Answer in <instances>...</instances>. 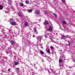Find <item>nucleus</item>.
<instances>
[{
	"mask_svg": "<svg viewBox=\"0 0 75 75\" xmlns=\"http://www.w3.org/2000/svg\"><path fill=\"white\" fill-rule=\"evenodd\" d=\"M46 51L47 52H48V53H49V54L50 53V50H46Z\"/></svg>",
	"mask_w": 75,
	"mask_h": 75,
	"instance_id": "14",
	"label": "nucleus"
},
{
	"mask_svg": "<svg viewBox=\"0 0 75 75\" xmlns=\"http://www.w3.org/2000/svg\"><path fill=\"white\" fill-rule=\"evenodd\" d=\"M11 25H16V23L15 22H12L10 23Z\"/></svg>",
	"mask_w": 75,
	"mask_h": 75,
	"instance_id": "3",
	"label": "nucleus"
},
{
	"mask_svg": "<svg viewBox=\"0 0 75 75\" xmlns=\"http://www.w3.org/2000/svg\"><path fill=\"white\" fill-rule=\"evenodd\" d=\"M52 26H50L49 28L47 29V30L49 31H52L53 30V29H52Z\"/></svg>",
	"mask_w": 75,
	"mask_h": 75,
	"instance_id": "1",
	"label": "nucleus"
},
{
	"mask_svg": "<svg viewBox=\"0 0 75 75\" xmlns=\"http://www.w3.org/2000/svg\"><path fill=\"white\" fill-rule=\"evenodd\" d=\"M50 48L52 50H53L54 47H53L52 46H51L50 47Z\"/></svg>",
	"mask_w": 75,
	"mask_h": 75,
	"instance_id": "26",
	"label": "nucleus"
},
{
	"mask_svg": "<svg viewBox=\"0 0 75 75\" xmlns=\"http://www.w3.org/2000/svg\"><path fill=\"white\" fill-rule=\"evenodd\" d=\"M20 6H21V7H23V6H24V4L23 3H20Z\"/></svg>",
	"mask_w": 75,
	"mask_h": 75,
	"instance_id": "8",
	"label": "nucleus"
},
{
	"mask_svg": "<svg viewBox=\"0 0 75 75\" xmlns=\"http://www.w3.org/2000/svg\"><path fill=\"white\" fill-rule=\"evenodd\" d=\"M5 13H7V12H8V11H5Z\"/></svg>",
	"mask_w": 75,
	"mask_h": 75,
	"instance_id": "29",
	"label": "nucleus"
},
{
	"mask_svg": "<svg viewBox=\"0 0 75 75\" xmlns=\"http://www.w3.org/2000/svg\"><path fill=\"white\" fill-rule=\"evenodd\" d=\"M53 15L55 17H57V15H56L55 13H53Z\"/></svg>",
	"mask_w": 75,
	"mask_h": 75,
	"instance_id": "23",
	"label": "nucleus"
},
{
	"mask_svg": "<svg viewBox=\"0 0 75 75\" xmlns=\"http://www.w3.org/2000/svg\"><path fill=\"white\" fill-rule=\"evenodd\" d=\"M33 37H35V36H34V35H33Z\"/></svg>",
	"mask_w": 75,
	"mask_h": 75,
	"instance_id": "33",
	"label": "nucleus"
},
{
	"mask_svg": "<svg viewBox=\"0 0 75 75\" xmlns=\"http://www.w3.org/2000/svg\"><path fill=\"white\" fill-rule=\"evenodd\" d=\"M62 37L63 38H66V36H65L64 35H62Z\"/></svg>",
	"mask_w": 75,
	"mask_h": 75,
	"instance_id": "13",
	"label": "nucleus"
},
{
	"mask_svg": "<svg viewBox=\"0 0 75 75\" xmlns=\"http://www.w3.org/2000/svg\"><path fill=\"white\" fill-rule=\"evenodd\" d=\"M41 48H43V47H41Z\"/></svg>",
	"mask_w": 75,
	"mask_h": 75,
	"instance_id": "35",
	"label": "nucleus"
},
{
	"mask_svg": "<svg viewBox=\"0 0 75 75\" xmlns=\"http://www.w3.org/2000/svg\"><path fill=\"white\" fill-rule=\"evenodd\" d=\"M63 24H66V22L65 21H64L63 22Z\"/></svg>",
	"mask_w": 75,
	"mask_h": 75,
	"instance_id": "25",
	"label": "nucleus"
},
{
	"mask_svg": "<svg viewBox=\"0 0 75 75\" xmlns=\"http://www.w3.org/2000/svg\"><path fill=\"white\" fill-rule=\"evenodd\" d=\"M8 72H9L10 71V70L9 69H8Z\"/></svg>",
	"mask_w": 75,
	"mask_h": 75,
	"instance_id": "30",
	"label": "nucleus"
},
{
	"mask_svg": "<svg viewBox=\"0 0 75 75\" xmlns=\"http://www.w3.org/2000/svg\"><path fill=\"white\" fill-rule=\"evenodd\" d=\"M40 53L41 54H42V55H43V54H44V52H43V51H42V50L40 51Z\"/></svg>",
	"mask_w": 75,
	"mask_h": 75,
	"instance_id": "9",
	"label": "nucleus"
},
{
	"mask_svg": "<svg viewBox=\"0 0 75 75\" xmlns=\"http://www.w3.org/2000/svg\"><path fill=\"white\" fill-rule=\"evenodd\" d=\"M43 57H46V55L44 53V54H43Z\"/></svg>",
	"mask_w": 75,
	"mask_h": 75,
	"instance_id": "27",
	"label": "nucleus"
},
{
	"mask_svg": "<svg viewBox=\"0 0 75 75\" xmlns=\"http://www.w3.org/2000/svg\"><path fill=\"white\" fill-rule=\"evenodd\" d=\"M11 0H8L9 2L8 4H11V1H10V2H9L10 1H11Z\"/></svg>",
	"mask_w": 75,
	"mask_h": 75,
	"instance_id": "12",
	"label": "nucleus"
},
{
	"mask_svg": "<svg viewBox=\"0 0 75 75\" xmlns=\"http://www.w3.org/2000/svg\"><path fill=\"white\" fill-rule=\"evenodd\" d=\"M47 13H48V12H47V11H45V14H47Z\"/></svg>",
	"mask_w": 75,
	"mask_h": 75,
	"instance_id": "24",
	"label": "nucleus"
},
{
	"mask_svg": "<svg viewBox=\"0 0 75 75\" xmlns=\"http://www.w3.org/2000/svg\"><path fill=\"white\" fill-rule=\"evenodd\" d=\"M28 11L29 13H31V11H33V10L30 9L28 10Z\"/></svg>",
	"mask_w": 75,
	"mask_h": 75,
	"instance_id": "16",
	"label": "nucleus"
},
{
	"mask_svg": "<svg viewBox=\"0 0 75 75\" xmlns=\"http://www.w3.org/2000/svg\"><path fill=\"white\" fill-rule=\"evenodd\" d=\"M29 44H30V45L31 44V42H29Z\"/></svg>",
	"mask_w": 75,
	"mask_h": 75,
	"instance_id": "31",
	"label": "nucleus"
},
{
	"mask_svg": "<svg viewBox=\"0 0 75 75\" xmlns=\"http://www.w3.org/2000/svg\"><path fill=\"white\" fill-rule=\"evenodd\" d=\"M45 37H47L46 35H45Z\"/></svg>",
	"mask_w": 75,
	"mask_h": 75,
	"instance_id": "37",
	"label": "nucleus"
},
{
	"mask_svg": "<svg viewBox=\"0 0 75 75\" xmlns=\"http://www.w3.org/2000/svg\"><path fill=\"white\" fill-rule=\"evenodd\" d=\"M69 44L68 45H70V43H69V42H68Z\"/></svg>",
	"mask_w": 75,
	"mask_h": 75,
	"instance_id": "28",
	"label": "nucleus"
},
{
	"mask_svg": "<svg viewBox=\"0 0 75 75\" xmlns=\"http://www.w3.org/2000/svg\"><path fill=\"white\" fill-rule=\"evenodd\" d=\"M10 42H11V44H15V41H13V40H11L10 41Z\"/></svg>",
	"mask_w": 75,
	"mask_h": 75,
	"instance_id": "5",
	"label": "nucleus"
},
{
	"mask_svg": "<svg viewBox=\"0 0 75 75\" xmlns=\"http://www.w3.org/2000/svg\"><path fill=\"white\" fill-rule=\"evenodd\" d=\"M3 6L0 5V10H2V9H3Z\"/></svg>",
	"mask_w": 75,
	"mask_h": 75,
	"instance_id": "11",
	"label": "nucleus"
},
{
	"mask_svg": "<svg viewBox=\"0 0 75 75\" xmlns=\"http://www.w3.org/2000/svg\"><path fill=\"white\" fill-rule=\"evenodd\" d=\"M15 65H17L18 64H19V62H16L14 63Z\"/></svg>",
	"mask_w": 75,
	"mask_h": 75,
	"instance_id": "7",
	"label": "nucleus"
},
{
	"mask_svg": "<svg viewBox=\"0 0 75 75\" xmlns=\"http://www.w3.org/2000/svg\"><path fill=\"white\" fill-rule=\"evenodd\" d=\"M36 28H34L33 29L34 31L35 32V34H38V32H37V30H36Z\"/></svg>",
	"mask_w": 75,
	"mask_h": 75,
	"instance_id": "2",
	"label": "nucleus"
},
{
	"mask_svg": "<svg viewBox=\"0 0 75 75\" xmlns=\"http://www.w3.org/2000/svg\"><path fill=\"white\" fill-rule=\"evenodd\" d=\"M35 12L36 13H37V14H40V11H36Z\"/></svg>",
	"mask_w": 75,
	"mask_h": 75,
	"instance_id": "10",
	"label": "nucleus"
},
{
	"mask_svg": "<svg viewBox=\"0 0 75 75\" xmlns=\"http://www.w3.org/2000/svg\"><path fill=\"white\" fill-rule=\"evenodd\" d=\"M10 23H12L13 22V19H11L10 21Z\"/></svg>",
	"mask_w": 75,
	"mask_h": 75,
	"instance_id": "18",
	"label": "nucleus"
},
{
	"mask_svg": "<svg viewBox=\"0 0 75 75\" xmlns=\"http://www.w3.org/2000/svg\"><path fill=\"white\" fill-rule=\"evenodd\" d=\"M54 1V0H53Z\"/></svg>",
	"mask_w": 75,
	"mask_h": 75,
	"instance_id": "38",
	"label": "nucleus"
},
{
	"mask_svg": "<svg viewBox=\"0 0 75 75\" xmlns=\"http://www.w3.org/2000/svg\"><path fill=\"white\" fill-rule=\"evenodd\" d=\"M42 36H38L37 39L38 40H40V41H41V40H42Z\"/></svg>",
	"mask_w": 75,
	"mask_h": 75,
	"instance_id": "4",
	"label": "nucleus"
},
{
	"mask_svg": "<svg viewBox=\"0 0 75 75\" xmlns=\"http://www.w3.org/2000/svg\"><path fill=\"white\" fill-rule=\"evenodd\" d=\"M16 71H19L20 70V68H16Z\"/></svg>",
	"mask_w": 75,
	"mask_h": 75,
	"instance_id": "22",
	"label": "nucleus"
},
{
	"mask_svg": "<svg viewBox=\"0 0 75 75\" xmlns=\"http://www.w3.org/2000/svg\"><path fill=\"white\" fill-rule=\"evenodd\" d=\"M62 59H60L59 60V62L61 63L62 62Z\"/></svg>",
	"mask_w": 75,
	"mask_h": 75,
	"instance_id": "20",
	"label": "nucleus"
},
{
	"mask_svg": "<svg viewBox=\"0 0 75 75\" xmlns=\"http://www.w3.org/2000/svg\"><path fill=\"white\" fill-rule=\"evenodd\" d=\"M6 52L7 53H8V51H6Z\"/></svg>",
	"mask_w": 75,
	"mask_h": 75,
	"instance_id": "32",
	"label": "nucleus"
},
{
	"mask_svg": "<svg viewBox=\"0 0 75 75\" xmlns=\"http://www.w3.org/2000/svg\"><path fill=\"white\" fill-rule=\"evenodd\" d=\"M6 10H8V8H7V9H6Z\"/></svg>",
	"mask_w": 75,
	"mask_h": 75,
	"instance_id": "36",
	"label": "nucleus"
},
{
	"mask_svg": "<svg viewBox=\"0 0 75 75\" xmlns=\"http://www.w3.org/2000/svg\"><path fill=\"white\" fill-rule=\"evenodd\" d=\"M59 44V45H61V44H60V43H59V44Z\"/></svg>",
	"mask_w": 75,
	"mask_h": 75,
	"instance_id": "34",
	"label": "nucleus"
},
{
	"mask_svg": "<svg viewBox=\"0 0 75 75\" xmlns=\"http://www.w3.org/2000/svg\"><path fill=\"white\" fill-rule=\"evenodd\" d=\"M25 26H27V22H25Z\"/></svg>",
	"mask_w": 75,
	"mask_h": 75,
	"instance_id": "17",
	"label": "nucleus"
},
{
	"mask_svg": "<svg viewBox=\"0 0 75 75\" xmlns=\"http://www.w3.org/2000/svg\"><path fill=\"white\" fill-rule=\"evenodd\" d=\"M25 3L26 4H28V1H26Z\"/></svg>",
	"mask_w": 75,
	"mask_h": 75,
	"instance_id": "21",
	"label": "nucleus"
},
{
	"mask_svg": "<svg viewBox=\"0 0 75 75\" xmlns=\"http://www.w3.org/2000/svg\"><path fill=\"white\" fill-rule=\"evenodd\" d=\"M62 2H63V3H65L66 1H65V0H62Z\"/></svg>",
	"mask_w": 75,
	"mask_h": 75,
	"instance_id": "15",
	"label": "nucleus"
},
{
	"mask_svg": "<svg viewBox=\"0 0 75 75\" xmlns=\"http://www.w3.org/2000/svg\"><path fill=\"white\" fill-rule=\"evenodd\" d=\"M48 24V22L47 21H46L45 22L44 24L45 25H47Z\"/></svg>",
	"mask_w": 75,
	"mask_h": 75,
	"instance_id": "6",
	"label": "nucleus"
},
{
	"mask_svg": "<svg viewBox=\"0 0 75 75\" xmlns=\"http://www.w3.org/2000/svg\"><path fill=\"white\" fill-rule=\"evenodd\" d=\"M18 14L19 16H21V13H18Z\"/></svg>",
	"mask_w": 75,
	"mask_h": 75,
	"instance_id": "19",
	"label": "nucleus"
}]
</instances>
